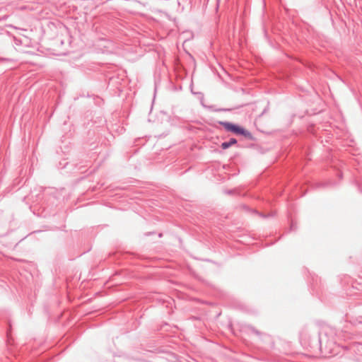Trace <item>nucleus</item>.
Here are the masks:
<instances>
[{
	"label": "nucleus",
	"instance_id": "f257e3e1",
	"mask_svg": "<svg viewBox=\"0 0 362 362\" xmlns=\"http://www.w3.org/2000/svg\"><path fill=\"white\" fill-rule=\"evenodd\" d=\"M226 128L231 131V132H233L235 133H238V134H243V129L238 126H235L234 124H226Z\"/></svg>",
	"mask_w": 362,
	"mask_h": 362
},
{
	"label": "nucleus",
	"instance_id": "f03ea898",
	"mask_svg": "<svg viewBox=\"0 0 362 362\" xmlns=\"http://www.w3.org/2000/svg\"><path fill=\"white\" fill-rule=\"evenodd\" d=\"M230 144H229V142H228H228H223V143H222V144H221V147H222V148H223V149H226V148H228V147H230Z\"/></svg>",
	"mask_w": 362,
	"mask_h": 362
},
{
	"label": "nucleus",
	"instance_id": "7ed1b4c3",
	"mask_svg": "<svg viewBox=\"0 0 362 362\" xmlns=\"http://www.w3.org/2000/svg\"><path fill=\"white\" fill-rule=\"evenodd\" d=\"M228 142L230 144V146H232L236 143V140L235 139H230Z\"/></svg>",
	"mask_w": 362,
	"mask_h": 362
}]
</instances>
